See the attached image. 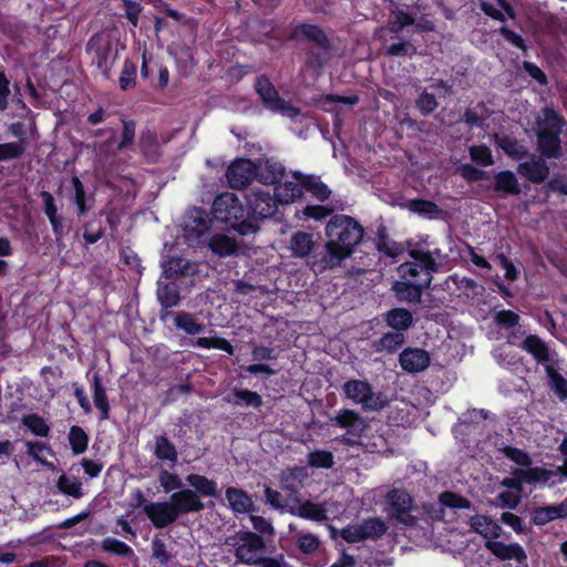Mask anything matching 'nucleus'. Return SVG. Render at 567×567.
Masks as SVG:
<instances>
[{
	"label": "nucleus",
	"instance_id": "22",
	"mask_svg": "<svg viewBox=\"0 0 567 567\" xmlns=\"http://www.w3.org/2000/svg\"><path fill=\"white\" fill-rule=\"evenodd\" d=\"M536 145L539 156L546 159H558L563 156L559 134L536 132Z\"/></svg>",
	"mask_w": 567,
	"mask_h": 567
},
{
	"label": "nucleus",
	"instance_id": "6",
	"mask_svg": "<svg viewBox=\"0 0 567 567\" xmlns=\"http://www.w3.org/2000/svg\"><path fill=\"white\" fill-rule=\"evenodd\" d=\"M238 544L235 548V557L237 561L248 566H261L264 559L269 556H259L258 553L262 551L266 543L262 536L251 530H238L236 533Z\"/></svg>",
	"mask_w": 567,
	"mask_h": 567
},
{
	"label": "nucleus",
	"instance_id": "15",
	"mask_svg": "<svg viewBox=\"0 0 567 567\" xmlns=\"http://www.w3.org/2000/svg\"><path fill=\"white\" fill-rule=\"evenodd\" d=\"M402 370L409 373H419L426 370L431 363L430 354L421 348H405L399 355Z\"/></svg>",
	"mask_w": 567,
	"mask_h": 567
},
{
	"label": "nucleus",
	"instance_id": "12",
	"mask_svg": "<svg viewBox=\"0 0 567 567\" xmlns=\"http://www.w3.org/2000/svg\"><path fill=\"white\" fill-rule=\"evenodd\" d=\"M331 421L336 426L347 430V434L351 436L344 440L348 444H354L362 436L367 426L363 417L350 409L340 410Z\"/></svg>",
	"mask_w": 567,
	"mask_h": 567
},
{
	"label": "nucleus",
	"instance_id": "8",
	"mask_svg": "<svg viewBox=\"0 0 567 567\" xmlns=\"http://www.w3.org/2000/svg\"><path fill=\"white\" fill-rule=\"evenodd\" d=\"M386 503L390 507L391 517L398 523L413 527L417 518L411 514L413 509L412 496L404 489L393 488L386 494Z\"/></svg>",
	"mask_w": 567,
	"mask_h": 567
},
{
	"label": "nucleus",
	"instance_id": "7",
	"mask_svg": "<svg viewBox=\"0 0 567 567\" xmlns=\"http://www.w3.org/2000/svg\"><path fill=\"white\" fill-rule=\"evenodd\" d=\"M342 392L347 399L355 404H361L364 410L378 411L386 404L381 394L375 393L372 385L365 380L350 379L346 381Z\"/></svg>",
	"mask_w": 567,
	"mask_h": 567
},
{
	"label": "nucleus",
	"instance_id": "49",
	"mask_svg": "<svg viewBox=\"0 0 567 567\" xmlns=\"http://www.w3.org/2000/svg\"><path fill=\"white\" fill-rule=\"evenodd\" d=\"M21 422L27 426L32 434L39 437H48L50 434V426L47 421L37 413H30L22 416Z\"/></svg>",
	"mask_w": 567,
	"mask_h": 567
},
{
	"label": "nucleus",
	"instance_id": "17",
	"mask_svg": "<svg viewBox=\"0 0 567 567\" xmlns=\"http://www.w3.org/2000/svg\"><path fill=\"white\" fill-rule=\"evenodd\" d=\"M286 175V167L282 163L266 158L256 163V179L264 185L276 186Z\"/></svg>",
	"mask_w": 567,
	"mask_h": 567
},
{
	"label": "nucleus",
	"instance_id": "38",
	"mask_svg": "<svg viewBox=\"0 0 567 567\" xmlns=\"http://www.w3.org/2000/svg\"><path fill=\"white\" fill-rule=\"evenodd\" d=\"M289 513L293 516L313 522H324L328 519L326 508L311 501H305L298 508H290Z\"/></svg>",
	"mask_w": 567,
	"mask_h": 567
},
{
	"label": "nucleus",
	"instance_id": "57",
	"mask_svg": "<svg viewBox=\"0 0 567 567\" xmlns=\"http://www.w3.org/2000/svg\"><path fill=\"white\" fill-rule=\"evenodd\" d=\"M468 154L472 162L477 165L491 166L494 164L492 151L485 144L470 146Z\"/></svg>",
	"mask_w": 567,
	"mask_h": 567
},
{
	"label": "nucleus",
	"instance_id": "53",
	"mask_svg": "<svg viewBox=\"0 0 567 567\" xmlns=\"http://www.w3.org/2000/svg\"><path fill=\"white\" fill-rule=\"evenodd\" d=\"M308 465L313 468L330 470L334 465L332 452L326 450H316L307 455Z\"/></svg>",
	"mask_w": 567,
	"mask_h": 567
},
{
	"label": "nucleus",
	"instance_id": "19",
	"mask_svg": "<svg viewBox=\"0 0 567 567\" xmlns=\"http://www.w3.org/2000/svg\"><path fill=\"white\" fill-rule=\"evenodd\" d=\"M540 112L542 115L536 121L537 132L561 135L564 127L567 125L566 118L550 106H544Z\"/></svg>",
	"mask_w": 567,
	"mask_h": 567
},
{
	"label": "nucleus",
	"instance_id": "50",
	"mask_svg": "<svg viewBox=\"0 0 567 567\" xmlns=\"http://www.w3.org/2000/svg\"><path fill=\"white\" fill-rule=\"evenodd\" d=\"M186 228L196 237H200L208 233L210 229V220L206 212L203 208L195 209L194 215L190 216V221Z\"/></svg>",
	"mask_w": 567,
	"mask_h": 567
},
{
	"label": "nucleus",
	"instance_id": "34",
	"mask_svg": "<svg viewBox=\"0 0 567 567\" xmlns=\"http://www.w3.org/2000/svg\"><path fill=\"white\" fill-rule=\"evenodd\" d=\"M208 247L221 258L238 255L239 251L237 240L224 234L214 235L208 243Z\"/></svg>",
	"mask_w": 567,
	"mask_h": 567
},
{
	"label": "nucleus",
	"instance_id": "58",
	"mask_svg": "<svg viewBox=\"0 0 567 567\" xmlns=\"http://www.w3.org/2000/svg\"><path fill=\"white\" fill-rule=\"evenodd\" d=\"M136 71V64L132 60L126 59L118 79V85L122 91H127L135 86Z\"/></svg>",
	"mask_w": 567,
	"mask_h": 567
},
{
	"label": "nucleus",
	"instance_id": "30",
	"mask_svg": "<svg viewBox=\"0 0 567 567\" xmlns=\"http://www.w3.org/2000/svg\"><path fill=\"white\" fill-rule=\"evenodd\" d=\"M225 496L234 513L246 514L251 513L255 509L251 497L241 488L233 486L227 487Z\"/></svg>",
	"mask_w": 567,
	"mask_h": 567
},
{
	"label": "nucleus",
	"instance_id": "20",
	"mask_svg": "<svg viewBox=\"0 0 567 567\" xmlns=\"http://www.w3.org/2000/svg\"><path fill=\"white\" fill-rule=\"evenodd\" d=\"M196 272V265L185 257L171 256L163 262V275L166 279H181L187 276H194Z\"/></svg>",
	"mask_w": 567,
	"mask_h": 567
},
{
	"label": "nucleus",
	"instance_id": "4",
	"mask_svg": "<svg viewBox=\"0 0 567 567\" xmlns=\"http://www.w3.org/2000/svg\"><path fill=\"white\" fill-rule=\"evenodd\" d=\"M305 41L303 50L307 58L305 65L307 70L319 75L323 65L332 58H339L343 54V48L334 43V40L341 42V38H302Z\"/></svg>",
	"mask_w": 567,
	"mask_h": 567
},
{
	"label": "nucleus",
	"instance_id": "1",
	"mask_svg": "<svg viewBox=\"0 0 567 567\" xmlns=\"http://www.w3.org/2000/svg\"><path fill=\"white\" fill-rule=\"evenodd\" d=\"M363 234V227L353 217L333 215L326 225V252L320 258L313 256L311 269L315 272H322L339 267L343 260L351 257Z\"/></svg>",
	"mask_w": 567,
	"mask_h": 567
},
{
	"label": "nucleus",
	"instance_id": "47",
	"mask_svg": "<svg viewBox=\"0 0 567 567\" xmlns=\"http://www.w3.org/2000/svg\"><path fill=\"white\" fill-rule=\"evenodd\" d=\"M154 455L157 460L172 463H176L178 460L176 446L165 435L155 437Z\"/></svg>",
	"mask_w": 567,
	"mask_h": 567
},
{
	"label": "nucleus",
	"instance_id": "42",
	"mask_svg": "<svg viewBox=\"0 0 567 567\" xmlns=\"http://www.w3.org/2000/svg\"><path fill=\"white\" fill-rule=\"evenodd\" d=\"M174 323L178 330H182L190 336L199 334L206 329L204 323L198 322L194 315L186 311L176 312L174 315Z\"/></svg>",
	"mask_w": 567,
	"mask_h": 567
},
{
	"label": "nucleus",
	"instance_id": "9",
	"mask_svg": "<svg viewBox=\"0 0 567 567\" xmlns=\"http://www.w3.org/2000/svg\"><path fill=\"white\" fill-rule=\"evenodd\" d=\"M249 216L259 224L260 220L272 217L280 204L275 194L269 190L252 189L246 196Z\"/></svg>",
	"mask_w": 567,
	"mask_h": 567
},
{
	"label": "nucleus",
	"instance_id": "56",
	"mask_svg": "<svg viewBox=\"0 0 567 567\" xmlns=\"http://www.w3.org/2000/svg\"><path fill=\"white\" fill-rule=\"evenodd\" d=\"M27 140L0 144V162L18 159L25 151Z\"/></svg>",
	"mask_w": 567,
	"mask_h": 567
},
{
	"label": "nucleus",
	"instance_id": "23",
	"mask_svg": "<svg viewBox=\"0 0 567 567\" xmlns=\"http://www.w3.org/2000/svg\"><path fill=\"white\" fill-rule=\"evenodd\" d=\"M558 518H567V497L559 504L536 507L532 514V522L544 526Z\"/></svg>",
	"mask_w": 567,
	"mask_h": 567
},
{
	"label": "nucleus",
	"instance_id": "46",
	"mask_svg": "<svg viewBox=\"0 0 567 567\" xmlns=\"http://www.w3.org/2000/svg\"><path fill=\"white\" fill-rule=\"evenodd\" d=\"M497 146L511 158L522 159L527 157L528 150L516 138L509 136L496 137Z\"/></svg>",
	"mask_w": 567,
	"mask_h": 567
},
{
	"label": "nucleus",
	"instance_id": "37",
	"mask_svg": "<svg viewBox=\"0 0 567 567\" xmlns=\"http://www.w3.org/2000/svg\"><path fill=\"white\" fill-rule=\"evenodd\" d=\"M409 256L423 271L422 278H430V284H432L433 274L439 271V264L435 258H433V252L421 249H411L409 250Z\"/></svg>",
	"mask_w": 567,
	"mask_h": 567
},
{
	"label": "nucleus",
	"instance_id": "55",
	"mask_svg": "<svg viewBox=\"0 0 567 567\" xmlns=\"http://www.w3.org/2000/svg\"><path fill=\"white\" fill-rule=\"evenodd\" d=\"M71 184L74 189L73 203L76 206L78 216H84L90 207L86 205V193L84 185L78 176H72Z\"/></svg>",
	"mask_w": 567,
	"mask_h": 567
},
{
	"label": "nucleus",
	"instance_id": "11",
	"mask_svg": "<svg viewBox=\"0 0 567 567\" xmlns=\"http://www.w3.org/2000/svg\"><path fill=\"white\" fill-rule=\"evenodd\" d=\"M430 286V278H421L415 281L399 279L392 284L391 290L398 301L417 305L422 301L424 290Z\"/></svg>",
	"mask_w": 567,
	"mask_h": 567
},
{
	"label": "nucleus",
	"instance_id": "10",
	"mask_svg": "<svg viewBox=\"0 0 567 567\" xmlns=\"http://www.w3.org/2000/svg\"><path fill=\"white\" fill-rule=\"evenodd\" d=\"M230 188L244 189L256 179V163L249 158H236L226 171Z\"/></svg>",
	"mask_w": 567,
	"mask_h": 567
},
{
	"label": "nucleus",
	"instance_id": "13",
	"mask_svg": "<svg viewBox=\"0 0 567 567\" xmlns=\"http://www.w3.org/2000/svg\"><path fill=\"white\" fill-rule=\"evenodd\" d=\"M517 173L533 184L544 183L550 173L546 158L532 154L529 161L518 164Z\"/></svg>",
	"mask_w": 567,
	"mask_h": 567
},
{
	"label": "nucleus",
	"instance_id": "43",
	"mask_svg": "<svg viewBox=\"0 0 567 567\" xmlns=\"http://www.w3.org/2000/svg\"><path fill=\"white\" fill-rule=\"evenodd\" d=\"M497 6L501 8V10L504 12V21L508 24L503 25L501 28L502 35H519L516 31L511 30L509 27H518L520 31H523V28L519 23V17L515 10V8L507 1V0H496Z\"/></svg>",
	"mask_w": 567,
	"mask_h": 567
},
{
	"label": "nucleus",
	"instance_id": "31",
	"mask_svg": "<svg viewBox=\"0 0 567 567\" xmlns=\"http://www.w3.org/2000/svg\"><path fill=\"white\" fill-rule=\"evenodd\" d=\"M383 320L395 332L404 333L413 323V315L405 308H393L383 315Z\"/></svg>",
	"mask_w": 567,
	"mask_h": 567
},
{
	"label": "nucleus",
	"instance_id": "59",
	"mask_svg": "<svg viewBox=\"0 0 567 567\" xmlns=\"http://www.w3.org/2000/svg\"><path fill=\"white\" fill-rule=\"evenodd\" d=\"M121 140L116 145L117 151H124L134 145L136 123L134 120L122 118Z\"/></svg>",
	"mask_w": 567,
	"mask_h": 567
},
{
	"label": "nucleus",
	"instance_id": "48",
	"mask_svg": "<svg viewBox=\"0 0 567 567\" xmlns=\"http://www.w3.org/2000/svg\"><path fill=\"white\" fill-rule=\"evenodd\" d=\"M56 488L59 492L66 496H71L75 499L83 497L84 492L82 488V483L79 478H71L66 474H62L59 476L56 481Z\"/></svg>",
	"mask_w": 567,
	"mask_h": 567
},
{
	"label": "nucleus",
	"instance_id": "18",
	"mask_svg": "<svg viewBox=\"0 0 567 567\" xmlns=\"http://www.w3.org/2000/svg\"><path fill=\"white\" fill-rule=\"evenodd\" d=\"M308 477L309 472L306 466L288 467L281 472V487L284 491L288 492L290 496H298Z\"/></svg>",
	"mask_w": 567,
	"mask_h": 567
},
{
	"label": "nucleus",
	"instance_id": "2",
	"mask_svg": "<svg viewBox=\"0 0 567 567\" xmlns=\"http://www.w3.org/2000/svg\"><path fill=\"white\" fill-rule=\"evenodd\" d=\"M206 508L205 503L189 487H182L169 495L168 501L150 502L144 506V514L157 529L174 524L181 516L199 513Z\"/></svg>",
	"mask_w": 567,
	"mask_h": 567
},
{
	"label": "nucleus",
	"instance_id": "40",
	"mask_svg": "<svg viewBox=\"0 0 567 567\" xmlns=\"http://www.w3.org/2000/svg\"><path fill=\"white\" fill-rule=\"evenodd\" d=\"M545 372L550 390L560 401L567 400V380L560 374L556 363L545 364Z\"/></svg>",
	"mask_w": 567,
	"mask_h": 567
},
{
	"label": "nucleus",
	"instance_id": "35",
	"mask_svg": "<svg viewBox=\"0 0 567 567\" xmlns=\"http://www.w3.org/2000/svg\"><path fill=\"white\" fill-rule=\"evenodd\" d=\"M471 528L485 538H498L502 528L497 522L486 515H474L470 519Z\"/></svg>",
	"mask_w": 567,
	"mask_h": 567
},
{
	"label": "nucleus",
	"instance_id": "28",
	"mask_svg": "<svg viewBox=\"0 0 567 567\" xmlns=\"http://www.w3.org/2000/svg\"><path fill=\"white\" fill-rule=\"evenodd\" d=\"M486 547L492 551L493 555L502 560L516 559L522 564L527 558L523 547L517 543L505 544L502 542L488 540L486 543Z\"/></svg>",
	"mask_w": 567,
	"mask_h": 567
},
{
	"label": "nucleus",
	"instance_id": "27",
	"mask_svg": "<svg viewBox=\"0 0 567 567\" xmlns=\"http://www.w3.org/2000/svg\"><path fill=\"white\" fill-rule=\"evenodd\" d=\"M296 181H285L277 183L274 194L281 205L296 202L303 196L302 177H295Z\"/></svg>",
	"mask_w": 567,
	"mask_h": 567
},
{
	"label": "nucleus",
	"instance_id": "5",
	"mask_svg": "<svg viewBox=\"0 0 567 567\" xmlns=\"http://www.w3.org/2000/svg\"><path fill=\"white\" fill-rule=\"evenodd\" d=\"M255 90L265 109L272 113H280L289 117H296L300 110L293 106L289 101L284 100L269 78L265 74L257 76Z\"/></svg>",
	"mask_w": 567,
	"mask_h": 567
},
{
	"label": "nucleus",
	"instance_id": "62",
	"mask_svg": "<svg viewBox=\"0 0 567 567\" xmlns=\"http://www.w3.org/2000/svg\"><path fill=\"white\" fill-rule=\"evenodd\" d=\"M296 545L302 554L312 555L318 550L320 540L317 535L305 533L298 537Z\"/></svg>",
	"mask_w": 567,
	"mask_h": 567
},
{
	"label": "nucleus",
	"instance_id": "25",
	"mask_svg": "<svg viewBox=\"0 0 567 567\" xmlns=\"http://www.w3.org/2000/svg\"><path fill=\"white\" fill-rule=\"evenodd\" d=\"M185 481L192 487L190 489L196 493V496L199 499L203 497H219L217 482L205 475L192 473L185 477Z\"/></svg>",
	"mask_w": 567,
	"mask_h": 567
},
{
	"label": "nucleus",
	"instance_id": "51",
	"mask_svg": "<svg viewBox=\"0 0 567 567\" xmlns=\"http://www.w3.org/2000/svg\"><path fill=\"white\" fill-rule=\"evenodd\" d=\"M360 526L362 535L364 536V540H377L381 538L388 529L385 523L379 517L364 519Z\"/></svg>",
	"mask_w": 567,
	"mask_h": 567
},
{
	"label": "nucleus",
	"instance_id": "21",
	"mask_svg": "<svg viewBox=\"0 0 567 567\" xmlns=\"http://www.w3.org/2000/svg\"><path fill=\"white\" fill-rule=\"evenodd\" d=\"M316 247V243L313 240V235L307 231L298 230L290 238V250L291 255L295 258H309V266L311 267V261L315 255L313 249ZM318 258L321 256L317 255Z\"/></svg>",
	"mask_w": 567,
	"mask_h": 567
},
{
	"label": "nucleus",
	"instance_id": "61",
	"mask_svg": "<svg viewBox=\"0 0 567 567\" xmlns=\"http://www.w3.org/2000/svg\"><path fill=\"white\" fill-rule=\"evenodd\" d=\"M502 451L508 460L522 466V468L528 467L533 463L530 455L522 449L512 445H505Z\"/></svg>",
	"mask_w": 567,
	"mask_h": 567
},
{
	"label": "nucleus",
	"instance_id": "16",
	"mask_svg": "<svg viewBox=\"0 0 567 567\" xmlns=\"http://www.w3.org/2000/svg\"><path fill=\"white\" fill-rule=\"evenodd\" d=\"M520 348L529 353L537 363L548 364L557 363L558 359H555L556 352H550L547 343L537 334H528L522 342Z\"/></svg>",
	"mask_w": 567,
	"mask_h": 567
},
{
	"label": "nucleus",
	"instance_id": "52",
	"mask_svg": "<svg viewBox=\"0 0 567 567\" xmlns=\"http://www.w3.org/2000/svg\"><path fill=\"white\" fill-rule=\"evenodd\" d=\"M69 443L73 454L80 455L87 449L89 436L81 426L73 425L69 432Z\"/></svg>",
	"mask_w": 567,
	"mask_h": 567
},
{
	"label": "nucleus",
	"instance_id": "29",
	"mask_svg": "<svg viewBox=\"0 0 567 567\" xmlns=\"http://www.w3.org/2000/svg\"><path fill=\"white\" fill-rule=\"evenodd\" d=\"M225 401L235 406H247L259 410L264 400L260 394L248 389L234 388L233 391L225 398Z\"/></svg>",
	"mask_w": 567,
	"mask_h": 567
},
{
	"label": "nucleus",
	"instance_id": "64",
	"mask_svg": "<svg viewBox=\"0 0 567 567\" xmlns=\"http://www.w3.org/2000/svg\"><path fill=\"white\" fill-rule=\"evenodd\" d=\"M519 315L513 310H501L497 311L494 316V322L496 326L503 329H511L516 327L519 323Z\"/></svg>",
	"mask_w": 567,
	"mask_h": 567
},
{
	"label": "nucleus",
	"instance_id": "24",
	"mask_svg": "<svg viewBox=\"0 0 567 567\" xmlns=\"http://www.w3.org/2000/svg\"><path fill=\"white\" fill-rule=\"evenodd\" d=\"M492 189L502 196H518L522 193L517 176L509 169L494 175Z\"/></svg>",
	"mask_w": 567,
	"mask_h": 567
},
{
	"label": "nucleus",
	"instance_id": "14",
	"mask_svg": "<svg viewBox=\"0 0 567 567\" xmlns=\"http://www.w3.org/2000/svg\"><path fill=\"white\" fill-rule=\"evenodd\" d=\"M86 52L93 54L92 63L97 66L105 79L110 78L112 65L109 63V58L112 52V47L104 38H90L86 43Z\"/></svg>",
	"mask_w": 567,
	"mask_h": 567
},
{
	"label": "nucleus",
	"instance_id": "33",
	"mask_svg": "<svg viewBox=\"0 0 567 567\" xmlns=\"http://www.w3.org/2000/svg\"><path fill=\"white\" fill-rule=\"evenodd\" d=\"M293 177H302L303 192L310 193L318 200L324 202L330 197V188L320 179L319 176L303 175L300 172H295Z\"/></svg>",
	"mask_w": 567,
	"mask_h": 567
},
{
	"label": "nucleus",
	"instance_id": "54",
	"mask_svg": "<svg viewBox=\"0 0 567 567\" xmlns=\"http://www.w3.org/2000/svg\"><path fill=\"white\" fill-rule=\"evenodd\" d=\"M195 346L202 349L221 350L228 353L229 355H233L235 352L233 344L227 339L221 337H200L197 338V340L195 341Z\"/></svg>",
	"mask_w": 567,
	"mask_h": 567
},
{
	"label": "nucleus",
	"instance_id": "26",
	"mask_svg": "<svg viewBox=\"0 0 567 567\" xmlns=\"http://www.w3.org/2000/svg\"><path fill=\"white\" fill-rule=\"evenodd\" d=\"M91 389L93 403L100 412L99 419L105 421L110 419L111 406L106 394V389L103 384L102 377L99 372H94L91 380Z\"/></svg>",
	"mask_w": 567,
	"mask_h": 567
},
{
	"label": "nucleus",
	"instance_id": "44",
	"mask_svg": "<svg viewBox=\"0 0 567 567\" xmlns=\"http://www.w3.org/2000/svg\"><path fill=\"white\" fill-rule=\"evenodd\" d=\"M101 549L104 553L112 554L118 557L133 559L135 558V553L131 546H128L125 542L120 540L114 537H105L101 542Z\"/></svg>",
	"mask_w": 567,
	"mask_h": 567
},
{
	"label": "nucleus",
	"instance_id": "32",
	"mask_svg": "<svg viewBox=\"0 0 567 567\" xmlns=\"http://www.w3.org/2000/svg\"><path fill=\"white\" fill-rule=\"evenodd\" d=\"M405 342V336L402 332H385L379 339L372 341L371 348L377 353H395Z\"/></svg>",
	"mask_w": 567,
	"mask_h": 567
},
{
	"label": "nucleus",
	"instance_id": "45",
	"mask_svg": "<svg viewBox=\"0 0 567 567\" xmlns=\"http://www.w3.org/2000/svg\"><path fill=\"white\" fill-rule=\"evenodd\" d=\"M523 480V484L536 485L538 483H547L553 476L554 472L544 467H519L517 473Z\"/></svg>",
	"mask_w": 567,
	"mask_h": 567
},
{
	"label": "nucleus",
	"instance_id": "36",
	"mask_svg": "<svg viewBox=\"0 0 567 567\" xmlns=\"http://www.w3.org/2000/svg\"><path fill=\"white\" fill-rule=\"evenodd\" d=\"M375 248L379 252L390 258L399 257L404 250L401 244L390 240L388 229L383 225L377 229Z\"/></svg>",
	"mask_w": 567,
	"mask_h": 567
},
{
	"label": "nucleus",
	"instance_id": "39",
	"mask_svg": "<svg viewBox=\"0 0 567 567\" xmlns=\"http://www.w3.org/2000/svg\"><path fill=\"white\" fill-rule=\"evenodd\" d=\"M157 300L163 309H171L178 306L181 301L179 290L175 282L157 284Z\"/></svg>",
	"mask_w": 567,
	"mask_h": 567
},
{
	"label": "nucleus",
	"instance_id": "60",
	"mask_svg": "<svg viewBox=\"0 0 567 567\" xmlns=\"http://www.w3.org/2000/svg\"><path fill=\"white\" fill-rule=\"evenodd\" d=\"M439 501L442 506L456 509H467L471 507V502L454 492H443L440 494Z\"/></svg>",
	"mask_w": 567,
	"mask_h": 567
},
{
	"label": "nucleus",
	"instance_id": "41",
	"mask_svg": "<svg viewBox=\"0 0 567 567\" xmlns=\"http://www.w3.org/2000/svg\"><path fill=\"white\" fill-rule=\"evenodd\" d=\"M408 209L420 216L429 218H439L443 215V209L434 202L424 198H413L408 202Z\"/></svg>",
	"mask_w": 567,
	"mask_h": 567
},
{
	"label": "nucleus",
	"instance_id": "63",
	"mask_svg": "<svg viewBox=\"0 0 567 567\" xmlns=\"http://www.w3.org/2000/svg\"><path fill=\"white\" fill-rule=\"evenodd\" d=\"M122 9L128 23L136 28L143 10L142 4L135 0H122Z\"/></svg>",
	"mask_w": 567,
	"mask_h": 567
},
{
	"label": "nucleus",
	"instance_id": "3",
	"mask_svg": "<svg viewBox=\"0 0 567 567\" xmlns=\"http://www.w3.org/2000/svg\"><path fill=\"white\" fill-rule=\"evenodd\" d=\"M215 219L227 224L240 236L255 234L259 230V224L249 216L248 206H244L240 199L231 193L218 195L213 203Z\"/></svg>",
	"mask_w": 567,
	"mask_h": 567
}]
</instances>
